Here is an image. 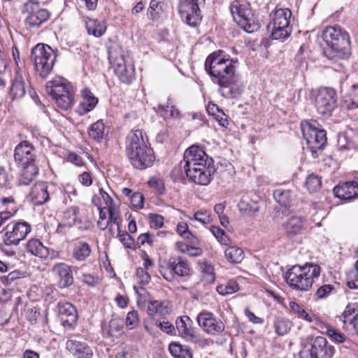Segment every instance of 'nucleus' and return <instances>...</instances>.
<instances>
[{"mask_svg":"<svg viewBox=\"0 0 358 358\" xmlns=\"http://www.w3.org/2000/svg\"><path fill=\"white\" fill-rule=\"evenodd\" d=\"M159 273L168 282H173L175 279L176 274L170 265L168 267L161 266Z\"/></svg>","mask_w":358,"mask_h":358,"instance_id":"nucleus-62","label":"nucleus"},{"mask_svg":"<svg viewBox=\"0 0 358 358\" xmlns=\"http://www.w3.org/2000/svg\"><path fill=\"white\" fill-rule=\"evenodd\" d=\"M201 272L206 276V280L208 282H213L215 280V274L213 272V266L208 262H204L201 264Z\"/></svg>","mask_w":358,"mask_h":358,"instance_id":"nucleus-55","label":"nucleus"},{"mask_svg":"<svg viewBox=\"0 0 358 358\" xmlns=\"http://www.w3.org/2000/svg\"><path fill=\"white\" fill-rule=\"evenodd\" d=\"M25 316L31 324L36 323L38 317L41 316L40 308L37 306L28 308Z\"/></svg>","mask_w":358,"mask_h":358,"instance_id":"nucleus-58","label":"nucleus"},{"mask_svg":"<svg viewBox=\"0 0 358 358\" xmlns=\"http://www.w3.org/2000/svg\"><path fill=\"white\" fill-rule=\"evenodd\" d=\"M226 259L231 264H239L245 257L243 250L236 246H230L224 250Z\"/></svg>","mask_w":358,"mask_h":358,"instance_id":"nucleus-42","label":"nucleus"},{"mask_svg":"<svg viewBox=\"0 0 358 358\" xmlns=\"http://www.w3.org/2000/svg\"><path fill=\"white\" fill-rule=\"evenodd\" d=\"M30 196L35 205H43L49 199L48 186L44 182H38L31 187Z\"/></svg>","mask_w":358,"mask_h":358,"instance_id":"nucleus-28","label":"nucleus"},{"mask_svg":"<svg viewBox=\"0 0 358 358\" xmlns=\"http://www.w3.org/2000/svg\"><path fill=\"white\" fill-rule=\"evenodd\" d=\"M322 185L321 178L314 173L308 176L305 185L310 192H315L320 189Z\"/></svg>","mask_w":358,"mask_h":358,"instance_id":"nucleus-49","label":"nucleus"},{"mask_svg":"<svg viewBox=\"0 0 358 358\" xmlns=\"http://www.w3.org/2000/svg\"><path fill=\"white\" fill-rule=\"evenodd\" d=\"M304 220L301 217L292 216L282 225L285 234L292 238L300 234L303 229Z\"/></svg>","mask_w":358,"mask_h":358,"instance_id":"nucleus-27","label":"nucleus"},{"mask_svg":"<svg viewBox=\"0 0 358 358\" xmlns=\"http://www.w3.org/2000/svg\"><path fill=\"white\" fill-rule=\"evenodd\" d=\"M108 134L107 127L102 120H99L90 125L88 129L89 136L96 141L100 142L106 138Z\"/></svg>","mask_w":358,"mask_h":358,"instance_id":"nucleus-36","label":"nucleus"},{"mask_svg":"<svg viewBox=\"0 0 358 358\" xmlns=\"http://www.w3.org/2000/svg\"><path fill=\"white\" fill-rule=\"evenodd\" d=\"M169 350L170 353L176 358H192L190 348L178 343H171Z\"/></svg>","mask_w":358,"mask_h":358,"instance_id":"nucleus-41","label":"nucleus"},{"mask_svg":"<svg viewBox=\"0 0 358 358\" xmlns=\"http://www.w3.org/2000/svg\"><path fill=\"white\" fill-rule=\"evenodd\" d=\"M131 205L138 209H141L144 206V197L141 192H134L130 196Z\"/></svg>","mask_w":358,"mask_h":358,"instance_id":"nucleus-59","label":"nucleus"},{"mask_svg":"<svg viewBox=\"0 0 358 358\" xmlns=\"http://www.w3.org/2000/svg\"><path fill=\"white\" fill-rule=\"evenodd\" d=\"M325 329L327 335L333 342L336 343H344L348 342L350 343V341L339 330L329 324L325 326Z\"/></svg>","mask_w":358,"mask_h":358,"instance_id":"nucleus-44","label":"nucleus"},{"mask_svg":"<svg viewBox=\"0 0 358 358\" xmlns=\"http://www.w3.org/2000/svg\"><path fill=\"white\" fill-rule=\"evenodd\" d=\"M21 273L19 271L15 270L10 272L8 275L1 278V282L6 285H10L15 280L20 279Z\"/></svg>","mask_w":358,"mask_h":358,"instance_id":"nucleus-61","label":"nucleus"},{"mask_svg":"<svg viewBox=\"0 0 358 358\" xmlns=\"http://www.w3.org/2000/svg\"><path fill=\"white\" fill-rule=\"evenodd\" d=\"M229 9L234 21L245 32L252 33L260 28V24L255 20L248 5L234 1L231 3Z\"/></svg>","mask_w":358,"mask_h":358,"instance_id":"nucleus-8","label":"nucleus"},{"mask_svg":"<svg viewBox=\"0 0 358 358\" xmlns=\"http://www.w3.org/2000/svg\"><path fill=\"white\" fill-rule=\"evenodd\" d=\"M125 151L130 163L137 169L150 167L155 160L147 135L141 129L133 130L128 134Z\"/></svg>","mask_w":358,"mask_h":358,"instance_id":"nucleus-3","label":"nucleus"},{"mask_svg":"<svg viewBox=\"0 0 358 358\" xmlns=\"http://www.w3.org/2000/svg\"><path fill=\"white\" fill-rule=\"evenodd\" d=\"M315 124V122H301L303 136L314 157L317 150L323 149L327 143L326 131L324 129H317Z\"/></svg>","mask_w":358,"mask_h":358,"instance_id":"nucleus-12","label":"nucleus"},{"mask_svg":"<svg viewBox=\"0 0 358 358\" xmlns=\"http://www.w3.org/2000/svg\"><path fill=\"white\" fill-rule=\"evenodd\" d=\"M26 248L28 252L41 259L47 258L49 255L48 248L37 238L29 239L26 244Z\"/></svg>","mask_w":358,"mask_h":358,"instance_id":"nucleus-31","label":"nucleus"},{"mask_svg":"<svg viewBox=\"0 0 358 358\" xmlns=\"http://www.w3.org/2000/svg\"><path fill=\"white\" fill-rule=\"evenodd\" d=\"M199 327L207 334L211 335L219 334L224 331L225 325L222 320L217 319L209 311H202L196 317Z\"/></svg>","mask_w":358,"mask_h":358,"instance_id":"nucleus-16","label":"nucleus"},{"mask_svg":"<svg viewBox=\"0 0 358 358\" xmlns=\"http://www.w3.org/2000/svg\"><path fill=\"white\" fill-rule=\"evenodd\" d=\"M26 93L25 83L21 76H17L13 80L10 94L13 99H20Z\"/></svg>","mask_w":358,"mask_h":358,"instance_id":"nucleus-43","label":"nucleus"},{"mask_svg":"<svg viewBox=\"0 0 358 358\" xmlns=\"http://www.w3.org/2000/svg\"><path fill=\"white\" fill-rule=\"evenodd\" d=\"M85 26L87 33L95 37H100L104 34L106 30V26L104 22L96 19L88 18L85 21Z\"/></svg>","mask_w":358,"mask_h":358,"instance_id":"nucleus-40","label":"nucleus"},{"mask_svg":"<svg viewBox=\"0 0 358 358\" xmlns=\"http://www.w3.org/2000/svg\"><path fill=\"white\" fill-rule=\"evenodd\" d=\"M194 220L199 221L203 224H209L211 222L210 213L208 210H199L194 214Z\"/></svg>","mask_w":358,"mask_h":358,"instance_id":"nucleus-57","label":"nucleus"},{"mask_svg":"<svg viewBox=\"0 0 358 358\" xmlns=\"http://www.w3.org/2000/svg\"><path fill=\"white\" fill-rule=\"evenodd\" d=\"M341 320L343 321V327L349 323L353 326V328L358 335V303H349L343 313L339 316Z\"/></svg>","mask_w":358,"mask_h":358,"instance_id":"nucleus-24","label":"nucleus"},{"mask_svg":"<svg viewBox=\"0 0 358 358\" xmlns=\"http://www.w3.org/2000/svg\"><path fill=\"white\" fill-rule=\"evenodd\" d=\"M177 232L185 239L189 241L192 245H197L199 239L189 230L188 226L185 222H179L177 225Z\"/></svg>","mask_w":358,"mask_h":358,"instance_id":"nucleus-46","label":"nucleus"},{"mask_svg":"<svg viewBox=\"0 0 358 358\" xmlns=\"http://www.w3.org/2000/svg\"><path fill=\"white\" fill-rule=\"evenodd\" d=\"M192 324V320L187 315L178 317L176 321V327L178 334L186 339L194 338L195 334Z\"/></svg>","mask_w":358,"mask_h":358,"instance_id":"nucleus-25","label":"nucleus"},{"mask_svg":"<svg viewBox=\"0 0 358 358\" xmlns=\"http://www.w3.org/2000/svg\"><path fill=\"white\" fill-rule=\"evenodd\" d=\"M334 289V286L332 285H324L320 287L316 292H315V296L317 297V299H323L327 298L331 292Z\"/></svg>","mask_w":358,"mask_h":358,"instance_id":"nucleus-56","label":"nucleus"},{"mask_svg":"<svg viewBox=\"0 0 358 358\" xmlns=\"http://www.w3.org/2000/svg\"><path fill=\"white\" fill-rule=\"evenodd\" d=\"M22 13L25 15L24 25L29 30L38 29L50 17V13L41 8L39 1L35 0H27L22 6Z\"/></svg>","mask_w":358,"mask_h":358,"instance_id":"nucleus-7","label":"nucleus"},{"mask_svg":"<svg viewBox=\"0 0 358 358\" xmlns=\"http://www.w3.org/2000/svg\"><path fill=\"white\" fill-rule=\"evenodd\" d=\"M47 92L55 100L65 94H70L73 92V87L62 78L53 80L48 83L46 86Z\"/></svg>","mask_w":358,"mask_h":358,"instance_id":"nucleus-22","label":"nucleus"},{"mask_svg":"<svg viewBox=\"0 0 358 358\" xmlns=\"http://www.w3.org/2000/svg\"><path fill=\"white\" fill-rule=\"evenodd\" d=\"M157 111L164 119H179L180 117V113L179 110L173 104V102L170 97L167 99L166 103H161L159 104Z\"/></svg>","mask_w":358,"mask_h":358,"instance_id":"nucleus-32","label":"nucleus"},{"mask_svg":"<svg viewBox=\"0 0 358 358\" xmlns=\"http://www.w3.org/2000/svg\"><path fill=\"white\" fill-rule=\"evenodd\" d=\"M273 197L282 206L289 208L292 205L295 195L289 189L279 188L273 192Z\"/></svg>","mask_w":358,"mask_h":358,"instance_id":"nucleus-37","label":"nucleus"},{"mask_svg":"<svg viewBox=\"0 0 358 358\" xmlns=\"http://www.w3.org/2000/svg\"><path fill=\"white\" fill-rule=\"evenodd\" d=\"M136 274L138 282L143 285H147L150 280V274L143 268H138Z\"/></svg>","mask_w":358,"mask_h":358,"instance_id":"nucleus-60","label":"nucleus"},{"mask_svg":"<svg viewBox=\"0 0 358 358\" xmlns=\"http://www.w3.org/2000/svg\"><path fill=\"white\" fill-rule=\"evenodd\" d=\"M171 305L169 301L150 300L148 303L147 313L151 317L170 313Z\"/></svg>","mask_w":358,"mask_h":358,"instance_id":"nucleus-26","label":"nucleus"},{"mask_svg":"<svg viewBox=\"0 0 358 358\" xmlns=\"http://www.w3.org/2000/svg\"><path fill=\"white\" fill-rule=\"evenodd\" d=\"M36 150L29 141L20 142L15 148L14 159L19 166L36 164Z\"/></svg>","mask_w":358,"mask_h":358,"instance_id":"nucleus-17","label":"nucleus"},{"mask_svg":"<svg viewBox=\"0 0 358 358\" xmlns=\"http://www.w3.org/2000/svg\"><path fill=\"white\" fill-rule=\"evenodd\" d=\"M122 322L117 318L110 320L108 326L102 327L103 334L105 337L118 338L122 334Z\"/></svg>","mask_w":358,"mask_h":358,"instance_id":"nucleus-39","label":"nucleus"},{"mask_svg":"<svg viewBox=\"0 0 358 358\" xmlns=\"http://www.w3.org/2000/svg\"><path fill=\"white\" fill-rule=\"evenodd\" d=\"M154 241L153 236L150 233H144L141 234L137 238V241L136 242V245H138V248H140L141 245H144L145 243H148L149 245H152Z\"/></svg>","mask_w":358,"mask_h":358,"instance_id":"nucleus-63","label":"nucleus"},{"mask_svg":"<svg viewBox=\"0 0 358 358\" xmlns=\"http://www.w3.org/2000/svg\"><path fill=\"white\" fill-rule=\"evenodd\" d=\"M92 253L90 245L83 241H79L73 243L71 250V257L78 262L85 261Z\"/></svg>","mask_w":358,"mask_h":358,"instance_id":"nucleus-29","label":"nucleus"},{"mask_svg":"<svg viewBox=\"0 0 358 358\" xmlns=\"http://www.w3.org/2000/svg\"><path fill=\"white\" fill-rule=\"evenodd\" d=\"M119 228H120V226ZM117 231L120 241L123 245L127 248L136 249V246L134 239L127 231H122L120 229H117Z\"/></svg>","mask_w":358,"mask_h":358,"instance_id":"nucleus-51","label":"nucleus"},{"mask_svg":"<svg viewBox=\"0 0 358 358\" xmlns=\"http://www.w3.org/2000/svg\"><path fill=\"white\" fill-rule=\"evenodd\" d=\"M238 285L234 282H229L225 285L217 286V290L222 295L231 294L238 291Z\"/></svg>","mask_w":358,"mask_h":358,"instance_id":"nucleus-54","label":"nucleus"},{"mask_svg":"<svg viewBox=\"0 0 358 358\" xmlns=\"http://www.w3.org/2000/svg\"><path fill=\"white\" fill-rule=\"evenodd\" d=\"M275 333L280 336L285 335L290 329L288 320L283 317H276L273 322Z\"/></svg>","mask_w":358,"mask_h":358,"instance_id":"nucleus-47","label":"nucleus"},{"mask_svg":"<svg viewBox=\"0 0 358 358\" xmlns=\"http://www.w3.org/2000/svg\"><path fill=\"white\" fill-rule=\"evenodd\" d=\"M321 268L315 264H306L303 266L294 265L285 274L287 285L298 291H308L315 278L320 275Z\"/></svg>","mask_w":358,"mask_h":358,"instance_id":"nucleus-5","label":"nucleus"},{"mask_svg":"<svg viewBox=\"0 0 358 358\" xmlns=\"http://www.w3.org/2000/svg\"><path fill=\"white\" fill-rule=\"evenodd\" d=\"M333 192L336 197L343 200H350L358 196V179L345 182L336 186Z\"/></svg>","mask_w":358,"mask_h":358,"instance_id":"nucleus-20","label":"nucleus"},{"mask_svg":"<svg viewBox=\"0 0 358 358\" xmlns=\"http://www.w3.org/2000/svg\"><path fill=\"white\" fill-rule=\"evenodd\" d=\"M94 196L99 197V201L102 203V206L107 207L108 214H110L111 220L117 222V220L119 219V214L117 211H116L113 199L106 192L103 188H99V194H95Z\"/></svg>","mask_w":358,"mask_h":358,"instance_id":"nucleus-33","label":"nucleus"},{"mask_svg":"<svg viewBox=\"0 0 358 358\" xmlns=\"http://www.w3.org/2000/svg\"><path fill=\"white\" fill-rule=\"evenodd\" d=\"M344 103L350 110L358 108V85H353L349 97L345 98Z\"/></svg>","mask_w":358,"mask_h":358,"instance_id":"nucleus-50","label":"nucleus"},{"mask_svg":"<svg viewBox=\"0 0 358 358\" xmlns=\"http://www.w3.org/2000/svg\"><path fill=\"white\" fill-rule=\"evenodd\" d=\"M21 171L18 182L20 185H27L31 183L38 173V168L36 164L21 166Z\"/></svg>","mask_w":358,"mask_h":358,"instance_id":"nucleus-35","label":"nucleus"},{"mask_svg":"<svg viewBox=\"0 0 358 358\" xmlns=\"http://www.w3.org/2000/svg\"><path fill=\"white\" fill-rule=\"evenodd\" d=\"M109 59L113 63L115 73L120 80L123 83H131L134 79L135 75L134 64L132 59L124 55L115 57L113 52L109 53Z\"/></svg>","mask_w":358,"mask_h":358,"instance_id":"nucleus-15","label":"nucleus"},{"mask_svg":"<svg viewBox=\"0 0 358 358\" xmlns=\"http://www.w3.org/2000/svg\"><path fill=\"white\" fill-rule=\"evenodd\" d=\"M334 353V346L324 337L317 336L303 346L299 358H333Z\"/></svg>","mask_w":358,"mask_h":358,"instance_id":"nucleus-10","label":"nucleus"},{"mask_svg":"<svg viewBox=\"0 0 358 358\" xmlns=\"http://www.w3.org/2000/svg\"><path fill=\"white\" fill-rule=\"evenodd\" d=\"M180 164L182 165L187 178L200 185L209 184L215 172L213 158L201 147L195 145L185 150Z\"/></svg>","mask_w":358,"mask_h":358,"instance_id":"nucleus-2","label":"nucleus"},{"mask_svg":"<svg viewBox=\"0 0 358 358\" xmlns=\"http://www.w3.org/2000/svg\"><path fill=\"white\" fill-rule=\"evenodd\" d=\"M204 0H179L178 13L182 21L192 27H197L202 20L200 10Z\"/></svg>","mask_w":358,"mask_h":358,"instance_id":"nucleus-11","label":"nucleus"},{"mask_svg":"<svg viewBox=\"0 0 358 358\" xmlns=\"http://www.w3.org/2000/svg\"><path fill=\"white\" fill-rule=\"evenodd\" d=\"M138 313L136 310H131L127 313L126 325L129 329H133L139 324Z\"/></svg>","mask_w":358,"mask_h":358,"instance_id":"nucleus-53","label":"nucleus"},{"mask_svg":"<svg viewBox=\"0 0 358 358\" xmlns=\"http://www.w3.org/2000/svg\"><path fill=\"white\" fill-rule=\"evenodd\" d=\"M82 101L80 103L79 110L81 115L92 110L98 103V99L88 89L85 88L81 91Z\"/></svg>","mask_w":358,"mask_h":358,"instance_id":"nucleus-30","label":"nucleus"},{"mask_svg":"<svg viewBox=\"0 0 358 358\" xmlns=\"http://www.w3.org/2000/svg\"><path fill=\"white\" fill-rule=\"evenodd\" d=\"M347 285L350 289H358V260L355 264V268L348 275Z\"/></svg>","mask_w":358,"mask_h":358,"instance_id":"nucleus-52","label":"nucleus"},{"mask_svg":"<svg viewBox=\"0 0 358 358\" xmlns=\"http://www.w3.org/2000/svg\"><path fill=\"white\" fill-rule=\"evenodd\" d=\"M336 92L331 87L320 88L315 96L314 104L318 113L330 116L337 107Z\"/></svg>","mask_w":358,"mask_h":358,"instance_id":"nucleus-13","label":"nucleus"},{"mask_svg":"<svg viewBox=\"0 0 358 358\" xmlns=\"http://www.w3.org/2000/svg\"><path fill=\"white\" fill-rule=\"evenodd\" d=\"M78 211L79 208L77 206H71L68 208L64 212L62 220L60 223H59L57 230H62L65 227H72L77 220V215Z\"/></svg>","mask_w":358,"mask_h":358,"instance_id":"nucleus-38","label":"nucleus"},{"mask_svg":"<svg viewBox=\"0 0 358 358\" xmlns=\"http://www.w3.org/2000/svg\"><path fill=\"white\" fill-rule=\"evenodd\" d=\"M322 38L327 44L324 55L328 59L336 62L348 58L351 43L347 31L338 25L329 26L324 29Z\"/></svg>","mask_w":358,"mask_h":358,"instance_id":"nucleus-4","label":"nucleus"},{"mask_svg":"<svg viewBox=\"0 0 358 358\" xmlns=\"http://www.w3.org/2000/svg\"><path fill=\"white\" fill-rule=\"evenodd\" d=\"M57 308L63 326L73 328L78 318L77 310L75 306L70 303H58Z\"/></svg>","mask_w":358,"mask_h":358,"instance_id":"nucleus-19","label":"nucleus"},{"mask_svg":"<svg viewBox=\"0 0 358 358\" xmlns=\"http://www.w3.org/2000/svg\"><path fill=\"white\" fill-rule=\"evenodd\" d=\"M289 306L292 312L299 318L305 320L308 322H312L313 321L314 316L308 314L306 310L296 302H289Z\"/></svg>","mask_w":358,"mask_h":358,"instance_id":"nucleus-45","label":"nucleus"},{"mask_svg":"<svg viewBox=\"0 0 358 358\" xmlns=\"http://www.w3.org/2000/svg\"><path fill=\"white\" fill-rule=\"evenodd\" d=\"M52 271L59 278L58 284L59 287H68L73 284V278L71 269L66 264L58 263L55 264L52 268Z\"/></svg>","mask_w":358,"mask_h":358,"instance_id":"nucleus-23","label":"nucleus"},{"mask_svg":"<svg viewBox=\"0 0 358 358\" xmlns=\"http://www.w3.org/2000/svg\"><path fill=\"white\" fill-rule=\"evenodd\" d=\"M150 224L152 228L159 229L164 224V217L159 215L151 214Z\"/></svg>","mask_w":358,"mask_h":358,"instance_id":"nucleus-64","label":"nucleus"},{"mask_svg":"<svg viewBox=\"0 0 358 358\" xmlns=\"http://www.w3.org/2000/svg\"><path fill=\"white\" fill-rule=\"evenodd\" d=\"M66 348L74 358H92V348L84 341L76 339H69L66 343Z\"/></svg>","mask_w":358,"mask_h":358,"instance_id":"nucleus-18","label":"nucleus"},{"mask_svg":"<svg viewBox=\"0 0 358 358\" xmlns=\"http://www.w3.org/2000/svg\"><path fill=\"white\" fill-rule=\"evenodd\" d=\"M55 101L58 107L63 110H68L73 105L74 92L65 94L59 98H55Z\"/></svg>","mask_w":358,"mask_h":358,"instance_id":"nucleus-48","label":"nucleus"},{"mask_svg":"<svg viewBox=\"0 0 358 358\" xmlns=\"http://www.w3.org/2000/svg\"><path fill=\"white\" fill-rule=\"evenodd\" d=\"M170 266L178 276L187 277L190 275L191 268L188 262L181 257L170 259Z\"/></svg>","mask_w":358,"mask_h":358,"instance_id":"nucleus-34","label":"nucleus"},{"mask_svg":"<svg viewBox=\"0 0 358 358\" xmlns=\"http://www.w3.org/2000/svg\"><path fill=\"white\" fill-rule=\"evenodd\" d=\"M291 15L292 12L289 8H280L275 11L268 25L272 29L271 37L273 40L284 41L289 37L292 33L289 26Z\"/></svg>","mask_w":358,"mask_h":358,"instance_id":"nucleus-9","label":"nucleus"},{"mask_svg":"<svg viewBox=\"0 0 358 358\" xmlns=\"http://www.w3.org/2000/svg\"><path fill=\"white\" fill-rule=\"evenodd\" d=\"M31 230V225L25 221L12 222L3 229V241L6 245L16 246L25 239Z\"/></svg>","mask_w":358,"mask_h":358,"instance_id":"nucleus-14","label":"nucleus"},{"mask_svg":"<svg viewBox=\"0 0 358 358\" xmlns=\"http://www.w3.org/2000/svg\"><path fill=\"white\" fill-rule=\"evenodd\" d=\"M31 58L36 72L46 78L53 69L57 55L50 45L38 43L32 48Z\"/></svg>","mask_w":358,"mask_h":358,"instance_id":"nucleus-6","label":"nucleus"},{"mask_svg":"<svg viewBox=\"0 0 358 358\" xmlns=\"http://www.w3.org/2000/svg\"><path fill=\"white\" fill-rule=\"evenodd\" d=\"M224 52L218 50L210 54L205 62V69L213 81L219 85V93L227 99H235L241 94L235 75L236 66L232 59L225 58Z\"/></svg>","mask_w":358,"mask_h":358,"instance_id":"nucleus-1","label":"nucleus"},{"mask_svg":"<svg viewBox=\"0 0 358 358\" xmlns=\"http://www.w3.org/2000/svg\"><path fill=\"white\" fill-rule=\"evenodd\" d=\"M92 203L97 206L99 210V218L97 222V226L101 230H105L108 227H110V231L112 232L113 226L116 225L117 229H119V220H117V222L111 220L110 214H108L107 207H103L102 203L99 201V196H93Z\"/></svg>","mask_w":358,"mask_h":358,"instance_id":"nucleus-21","label":"nucleus"}]
</instances>
